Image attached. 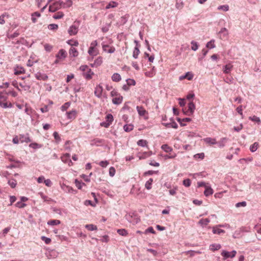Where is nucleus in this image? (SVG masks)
Masks as SVG:
<instances>
[{"mask_svg":"<svg viewBox=\"0 0 261 261\" xmlns=\"http://www.w3.org/2000/svg\"><path fill=\"white\" fill-rule=\"evenodd\" d=\"M110 96L113 98V103L118 105L122 103L123 97L117 90H113L110 93Z\"/></svg>","mask_w":261,"mask_h":261,"instance_id":"f257e3e1","label":"nucleus"},{"mask_svg":"<svg viewBox=\"0 0 261 261\" xmlns=\"http://www.w3.org/2000/svg\"><path fill=\"white\" fill-rule=\"evenodd\" d=\"M80 69L84 72L83 75L87 80H90L94 75V72L87 65H82Z\"/></svg>","mask_w":261,"mask_h":261,"instance_id":"f03ea898","label":"nucleus"},{"mask_svg":"<svg viewBox=\"0 0 261 261\" xmlns=\"http://www.w3.org/2000/svg\"><path fill=\"white\" fill-rule=\"evenodd\" d=\"M114 120L113 116L112 114H109L106 117V121L100 123L101 126L105 127H108Z\"/></svg>","mask_w":261,"mask_h":261,"instance_id":"7ed1b4c3","label":"nucleus"},{"mask_svg":"<svg viewBox=\"0 0 261 261\" xmlns=\"http://www.w3.org/2000/svg\"><path fill=\"white\" fill-rule=\"evenodd\" d=\"M63 4V2H57L54 3L52 5L49 6V11L52 12L56 11L62 7Z\"/></svg>","mask_w":261,"mask_h":261,"instance_id":"20e7f679","label":"nucleus"},{"mask_svg":"<svg viewBox=\"0 0 261 261\" xmlns=\"http://www.w3.org/2000/svg\"><path fill=\"white\" fill-rule=\"evenodd\" d=\"M70 154L69 153H66L63 154L61 156V159L63 163L67 164L69 166H71L73 165V163L70 159Z\"/></svg>","mask_w":261,"mask_h":261,"instance_id":"39448f33","label":"nucleus"},{"mask_svg":"<svg viewBox=\"0 0 261 261\" xmlns=\"http://www.w3.org/2000/svg\"><path fill=\"white\" fill-rule=\"evenodd\" d=\"M102 48L104 52L109 54H113L116 50L114 46L108 44H105L104 43L102 44Z\"/></svg>","mask_w":261,"mask_h":261,"instance_id":"423d86ee","label":"nucleus"},{"mask_svg":"<svg viewBox=\"0 0 261 261\" xmlns=\"http://www.w3.org/2000/svg\"><path fill=\"white\" fill-rule=\"evenodd\" d=\"M66 51L63 49H60L56 55L57 60L55 61V63H57L59 60H64L66 57Z\"/></svg>","mask_w":261,"mask_h":261,"instance_id":"0eeeda50","label":"nucleus"},{"mask_svg":"<svg viewBox=\"0 0 261 261\" xmlns=\"http://www.w3.org/2000/svg\"><path fill=\"white\" fill-rule=\"evenodd\" d=\"M188 109L184 112L187 115H192L195 109V105L192 101H190L188 103Z\"/></svg>","mask_w":261,"mask_h":261,"instance_id":"6e6552de","label":"nucleus"},{"mask_svg":"<svg viewBox=\"0 0 261 261\" xmlns=\"http://www.w3.org/2000/svg\"><path fill=\"white\" fill-rule=\"evenodd\" d=\"M237 252L236 251H232L231 252L226 251L225 250H223L221 252V255L224 257V259L228 258L229 257L233 258L236 255Z\"/></svg>","mask_w":261,"mask_h":261,"instance_id":"1a4fd4ad","label":"nucleus"},{"mask_svg":"<svg viewBox=\"0 0 261 261\" xmlns=\"http://www.w3.org/2000/svg\"><path fill=\"white\" fill-rule=\"evenodd\" d=\"M103 91L102 86L100 85H98L96 86L94 90V94L98 98L101 97L102 93Z\"/></svg>","mask_w":261,"mask_h":261,"instance_id":"9d476101","label":"nucleus"},{"mask_svg":"<svg viewBox=\"0 0 261 261\" xmlns=\"http://www.w3.org/2000/svg\"><path fill=\"white\" fill-rule=\"evenodd\" d=\"M144 74L146 77H152L154 76L155 74V70L154 69V67L151 68L149 70H147L146 69H144Z\"/></svg>","mask_w":261,"mask_h":261,"instance_id":"9b49d317","label":"nucleus"},{"mask_svg":"<svg viewBox=\"0 0 261 261\" xmlns=\"http://www.w3.org/2000/svg\"><path fill=\"white\" fill-rule=\"evenodd\" d=\"M203 141L208 145H213L217 144V142L215 138L207 137L203 139Z\"/></svg>","mask_w":261,"mask_h":261,"instance_id":"f8f14e48","label":"nucleus"},{"mask_svg":"<svg viewBox=\"0 0 261 261\" xmlns=\"http://www.w3.org/2000/svg\"><path fill=\"white\" fill-rule=\"evenodd\" d=\"M103 62L102 57L101 56L98 57L95 60L93 64H91L92 67H97L100 66Z\"/></svg>","mask_w":261,"mask_h":261,"instance_id":"ddd939ff","label":"nucleus"},{"mask_svg":"<svg viewBox=\"0 0 261 261\" xmlns=\"http://www.w3.org/2000/svg\"><path fill=\"white\" fill-rule=\"evenodd\" d=\"M68 119L72 120L75 119L77 116V112L75 110H72L66 113Z\"/></svg>","mask_w":261,"mask_h":261,"instance_id":"4468645a","label":"nucleus"},{"mask_svg":"<svg viewBox=\"0 0 261 261\" xmlns=\"http://www.w3.org/2000/svg\"><path fill=\"white\" fill-rule=\"evenodd\" d=\"M221 226H223V225H217V226H214L213 228V233L220 234L221 233H225V230L219 228V227H221Z\"/></svg>","mask_w":261,"mask_h":261,"instance_id":"2eb2a0df","label":"nucleus"},{"mask_svg":"<svg viewBox=\"0 0 261 261\" xmlns=\"http://www.w3.org/2000/svg\"><path fill=\"white\" fill-rule=\"evenodd\" d=\"M136 109L139 115L141 116H145L148 114L147 112L142 106H137Z\"/></svg>","mask_w":261,"mask_h":261,"instance_id":"dca6fc26","label":"nucleus"},{"mask_svg":"<svg viewBox=\"0 0 261 261\" xmlns=\"http://www.w3.org/2000/svg\"><path fill=\"white\" fill-rule=\"evenodd\" d=\"M20 142L21 143H29L31 142V140L29 137V135L27 134L26 135H19Z\"/></svg>","mask_w":261,"mask_h":261,"instance_id":"f3484780","label":"nucleus"},{"mask_svg":"<svg viewBox=\"0 0 261 261\" xmlns=\"http://www.w3.org/2000/svg\"><path fill=\"white\" fill-rule=\"evenodd\" d=\"M193 78V74L191 72H188L186 73V74L184 75H181L179 77V80L180 81H182L184 79H188V80L190 81L192 80Z\"/></svg>","mask_w":261,"mask_h":261,"instance_id":"a211bd4d","label":"nucleus"},{"mask_svg":"<svg viewBox=\"0 0 261 261\" xmlns=\"http://www.w3.org/2000/svg\"><path fill=\"white\" fill-rule=\"evenodd\" d=\"M78 32V27L75 25H72L68 29V33L70 35H74L77 34Z\"/></svg>","mask_w":261,"mask_h":261,"instance_id":"6ab92c4d","label":"nucleus"},{"mask_svg":"<svg viewBox=\"0 0 261 261\" xmlns=\"http://www.w3.org/2000/svg\"><path fill=\"white\" fill-rule=\"evenodd\" d=\"M8 98V94L6 92L4 91L0 92V106H2L3 102L7 100Z\"/></svg>","mask_w":261,"mask_h":261,"instance_id":"aec40b11","label":"nucleus"},{"mask_svg":"<svg viewBox=\"0 0 261 261\" xmlns=\"http://www.w3.org/2000/svg\"><path fill=\"white\" fill-rule=\"evenodd\" d=\"M35 77L38 80L45 81L48 79V76L46 74L37 72L35 74Z\"/></svg>","mask_w":261,"mask_h":261,"instance_id":"412c9836","label":"nucleus"},{"mask_svg":"<svg viewBox=\"0 0 261 261\" xmlns=\"http://www.w3.org/2000/svg\"><path fill=\"white\" fill-rule=\"evenodd\" d=\"M25 70L21 66H16L14 68V74L15 75H19L24 73Z\"/></svg>","mask_w":261,"mask_h":261,"instance_id":"4be33fe9","label":"nucleus"},{"mask_svg":"<svg viewBox=\"0 0 261 261\" xmlns=\"http://www.w3.org/2000/svg\"><path fill=\"white\" fill-rule=\"evenodd\" d=\"M88 53L91 56H95L99 54V51L97 48L89 47Z\"/></svg>","mask_w":261,"mask_h":261,"instance_id":"5701e85b","label":"nucleus"},{"mask_svg":"<svg viewBox=\"0 0 261 261\" xmlns=\"http://www.w3.org/2000/svg\"><path fill=\"white\" fill-rule=\"evenodd\" d=\"M140 51L139 48V45L138 44H136L135 47L134 49L133 53V57L135 59H137L138 58V56L140 54Z\"/></svg>","mask_w":261,"mask_h":261,"instance_id":"b1692460","label":"nucleus"},{"mask_svg":"<svg viewBox=\"0 0 261 261\" xmlns=\"http://www.w3.org/2000/svg\"><path fill=\"white\" fill-rule=\"evenodd\" d=\"M233 66L231 64H228L224 66L223 71L225 73H229L231 71Z\"/></svg>","mask_w":261,"mask_h":261,"instance_id":"393cba45","label":"nucleus"},{"mask_svg":"<svg viewBox=\"0 0 261 261\" xmlns=\"http://www.w3.org/2000/svg\"><path fill=\"white\" fill-rule=\"evenodd\" d=\"M112 80L115 82H119L121 80V75L118 73H115L112 76Z\"/></svg>","mask_w":261,"mask_h":261,"instance_id":"a878e982","label":"nucleus"},{"mask_svg":"<svg viewBox=\"0 0 261 261\" xmlns=\"http://www.w3.org/2000/svg\"><path fill=\"white\" fill-rule=\"evenodd\" d=\"M221 247V246L219 244H214L210 246V249L212 251H216L219 250Z\"/></svg>","mask_w":261,"mask_h":261,"instance_id":"bb28decb","label":"nucleus"},{"mask_svg":"<svg viewBox=\"0 0 261 261\" xmlns=\"http://www.w3.org/2000/svg\"><path fill=\"white\" fill-rule=\"evenodd\" d=\"M213 193V190L210 187H206L204 194L205 196H208L212 195Z\"/></svg>","mask_w":261,"mask_h":261,"instance_id":"cd10ccee","label":"nucleus"},{"mask_svg":"<svg viewBox=\"0 0 261 261\" xmlns=\"http://www.w3.org/2000/svg\"><path fill=\"white\" fill-rule=\"evenodd\" d=\"M41 16V14L38 12H35L34 13H33L32 14V21L33 23H35L37 22V17H40Z\"/></svg>","mask_w":261,"mask_h":261,"instance_id":"c85d7f7f","label":"nucleus"},{"mask_svg":"<svg viewBox=\"0 0 261 261\" xmlns=\"http://www.w3.org/2000/svg\"><path fill=\"white\" fill-rule=\"evenodd\" d=\"M69 54L70 55L72 56L73 57H77L79 55V52L76 49L72 47L69 50Z\"/></svg>","mask_w":261,"mask_h":261,"instance_id":"c756f323","label":"nucleus"},{"mask_svg":"<svg viewBox=\"0 0 261 261\" xmlns=\"http://www.w3.org/2000/svg\"><path fill=\"white\" fill-rule=\"evenodd\" d=\"M118 6V3L114 1H112L110 2L109 4L106 7V9H108L110 8H115L117 7Z\"/></svg>","mask_w":261,"mask_h":261,"instance_id":"7c9ffc66","label":"nucleus"},{"mask_svg":"<svg viewBox=\"0 0 261 261\" xmlns=\"http://www.w3.org/2000/svg\"><path fill=\"white\" fill-rule=\"evenodd\" d=\"M117 232L119 235L124 237L127 236L128 234L127 231L125 229H118Z\"/></svg>","mask_w":261,"mask_h":261,"instance_id":"2f4dec72","label":"nucleus"},{"mask_svg":"<svg viewBox=\"0 0 261 261\" xmlns=\"http://www.w3.org/2000/svg\"><path fill=\"white\" fill-rule=\"evenodd\" d=\"M153 179L149 178L145 183V187L147 190H150L152 188V184L153 182Z\"/></svg>","mask_w":261,"mask_h":261,"instance_id":"473e14b6","label":"nucleus"},{"mask_svg":"<svg viewBox=\"0 0 261 261\" xmlns=\"http://www.w3.org/2000/svg\"><path fill=\"white\" fill-rule=\"evenodd\" d=\"M148 142L146 140H139L137 142V144L139 146H142V147H145L147 146Z\"/></svg>","mask_w":261,"mask_h":261,"instance_id":"72a5a7b5","label":"nucleus"},{"mask_svg":"<svg viewBox=\"0 0 261 261\" xmlns=\"http://www.w3.org/2000/svg\"><path fill=\"white\" fill-rule=\"evenodd\" d=\"M161 148L166 152H170L172 150V148L167 144L163 145Z\"/></svg>","mask_w":261,"mask_h":261,"instance_id":"f704fd0d","label":"nucleus"},{"mask_svg":"<svg viewBox=\"0 0 261 261\" xmlns=\"http://www.w3.org/2000/svg\"><path fill=\"white\" fill-rule=\"evenodd\" d=\"M258 143L257 142L254 143L252 145H251L250 147V150L251 152L255 151L258 147Z\"/></svg>","mask_w":261,"mask_h":261,"instance_id":"c9c22d12","label":"nucleus"},{"mask_svg":"<svg viewBox=\"0 0 261 261\" xmlns=\"http://www.w3.org/2000/svg\"><path fill=\"white\" fill-rule=\"evenodd\" d=\"M85 227L90 231L96 230L97 229V226L93 224H87L86 225Z\"/></svg>","mask_w":261,"mask_h":261,"instance_id":"e433bc0d","label":"nucleus"},{"mask_svg":"<svg viewBox=\"0 0 261 261\" xmlns=\"http://www.w3.org/2000/svg\"><path fill=\"white\" fill-rule=\"evenodd\" d=\"M60 223V221L58 220H50L47 222V224L50 225H57Z\"/></svg>","mask_w":261,"mask_h":261,"instance_id":"4c0bfd02","label":"nucleus"},{"mask_svg":"<svg viewBox=\"0 0 261 261\" xmlns=\"http://www.w3.org/2000/svg\"><path fill=\"white\" fill-rule=\"evenodd\" d=\"M133 125L129 124L125 125L123 127L124 130L126 132H129L133 129Z\"/></svg>","mask_w":261,"mask_h":261,"instance_id":"58836bf2","label":"nucleus"},{"mask_svg":"<svg viewBox=\"0 0 261 261\" xmlns=\"http://www.w3.org/2000/svg\"><path fill=\"white\" fill-rule=\"evenodd\" d=\"M229 7L227 5L219 6L217 9L219 10H222L223 11H227L229 10Z\"/></svg>","mask_w":261,"mask_h":261,"instance_id":"ea45409f","label":"nucleus"},{"mask_svg":"<svg viewBox=\"0 0 261 261\" xmlns=\"http://www.w3.org/2000/svg\"><path fill=\"white\" fill-rule=\"evenodd\" d=\"M67 43L72 46H77L79 45V42L75 40H69L67 41Z\"/></svg>","mask_w":261,"mask_h":261,"instance_id":"a19ab883","label":"nucleus"},{"mask_svg":"<svg viewBox=\"0 0 261 261\" xmlns=\"http://www.w3.org/2000/svg\"><path fill=\"white\" fill-rule=\"evenodd\" d=\"M29 147L34 149H38L42 147V145L37 143H32L29 145Z\"/></svg>","mask_w":261,"mask_h":261,"instance_id":"79ce46f5","label":"nucleus"},{"mask_svg":"<svg viewBox=\"0 0 261 261\" xmlns=\"http://www.w3.org/2000/svg\"><path fill=\"white\" fill-rule=\"evenodd\" d=\"M210 221L208 218L202 219L199 221V223L203 225H206L209 223Z\"/></svg>","mask_w":261,"mask_h":261,"instance_id":"37998d69","label":"nucleus"},{"mask_svg":"<svg viewBox=\"0 0 261 261\" xmlns=\"http://www.w3.org/2000/svg\"><path fill=\"white\" fill-rule=\"evenodd\" d=\"M64 14L62 12H58L53 16V18L56 19H60L62 18Z\"/></svg>","mask_w":261,"mask_h":261,"instance_id":"c03bdc74","label":"nucleus"},{"mask_svg":"<svg viewBox=\"0 0 261 261\" xmlns=\"http://www.w3.org/2000/svg\"><path fill=\"white\" fill-rule=\"evenodd\" d=\"M206 47L210 49L214 48L215 47L214 40H211L207 42L206 44Z\"/></svg>","mask_w":261,"mask_h":261,"instance_id":"a18cd8bd","label":"nucleus"},{"mask_svg":"<svg viewBox=\"0 0 261 261\" xmlns=\"http://www.w3.org/2000/svg\"><path fill=\"white\" fill-rule=\"evenodd\" d=\"M191 44H192L191 49L193 50L196 51V50L198 49V44H197V42H196L194 41H192L191 42Z\"/></svg>","mask_w":261,"mask_h":261,"instance_id":"49530a36","label":"nucleus"},{"mask_svg":"<svg viewBox=\"0 0 261 261\" xmlns=\"http://www.w3.org/2000/svg\"><path fill=\"white\" fill-rule=\"evenodd\" d=\"M8 18V15L3 14L0 16V24H3L5 23V18Z\"/></svg>","mask_w":261,"mask_h":261,"instance_id":"de8ad7c7","label":"nucleus"},{"mask_svg":"<svg viewBox=\"0 0 261 261\" xmlns=\"http://www.w3.org/2000/svg\"><path fill=\"white\" fill-rule=\"evenodd\" d=\"M48 28L50 30L55 31V30H57L58 29V25L57 24H54V23L50 24L48 26Z\"/></svg>","mask_w":261,"mask_h":261,"instance_id":"09e8293b","label":"nucleus"},{"mask_svg":"<svg viewBox=\"0 0 261 261\" xmlns=\"http://www.w3.org/2000/svg\"><path fill=\"white\" fill-rule=\"evenodd\" d=\"M9 185L11 187V188H14L15 187L17 182L14 179L10 180L8 181Z\"/></svg>","mask_w":261,"mask_h":261,"instance_id":"8fccbe9b","label":"nucleus"},{"mask_svg":"<svg viewBox=\"0 0 261 261\" xmlns=\"http://www.w3.org/2000/svg\"><path fill=\"white\" fill-rule=\"evenodd\" d=\"M191 184V182L190 179H186L183 181V185L187 187H190Z\"/></svg>","mask_w":261,"mask_h":261,"instance_id":"3c124183","label":"nucleus"},{"mask_svg":"<svg viewBox=\"0 0 261 261\" xmlns=\"http://www.w3.org/2000/svg\"><path fill=\"white\" fill-rule=\"evenodd\" d=\"M148 232H150L153 234L155 233V231L154 230L152 227H149L147 229H146L144 232L145 234H147Z\"/></svg>","mask_w":261,"mask_h":261,"instance_id":"603ef678","label":"nucleus"},{"mask_svg":"<svg viewBox=\"0 0 261 261\" xmlns=\"http://www.w3.org/2000/svg\"><path fill=\"white\" fill-rule=\"evenodd\" d=\"M226 140V139L225 138H223L221 139L220 141L218 143L219 144V146L220 147H222L224 146L225 142Z\"/></svg>","mask_w":261,"mask_h":261,"instance_id":"864d4df0","label":"nucleus"},{"mask_svg":"<svg viewBox=\"0 0 261 261\" xmlns=\"http://www.w3.org/2000/svg\"><path fill=\"white\" fill-rule=\"evenodd\" d=\"M249 119L252 121H254V122H259L260 121L259 118L256 116H253L252 117H249Z\"/></svg>","mask_w":261,"mask_h":261,"instance_id":"5fc2aeb1","label":"nucleus"},{"mask_svg":"<svg viewBox=\"0 0 261 261\" xmlns=\"http://www.w3.org/2000/svg\"><path fill=\"white\" fill-rule=\"evenodd\" d=\"M43 182L48 187H50L53 185L51 181L49 179H45Z\"/></svg>","mask_w":261,"mask_h":261,"instance_id":"6e6d98bb","label":"nucleus"},{"mask_svg":"<svg viewBox=\"0 0 261 261\" xmlns=\"http://www.w3.org/2000/svg\"><path fill=\"white\" fill-rule=\"evenodd\" d=\"M115 169L113 167H111L109 169V175L110 176L113 177L115 174Z\"/></svg>","mask_w":261,"mask_h":261,"instance_id":"4d7b16f0","label":"nucleus"},{"mask_svg":"<svg viewBox=\"0 0 261 261\" xmlns=\"http://www.w3.org/2000/svg\"><path fill=\"white\" fill-rule=\"evenodd\" d=\"M127 84L128 86H135L136 85V82L133 79H128L126 80Z\"/></svg>","mask_w":261,"mask_h":261,"instance_id":"13d9d810","label":"nucleus"},{"mask_svg":"<svg viewBox=\"0 0 261 261\" xmlns=\"http://www.w3.org/2000/svg\"><path fill=\"white\" fill-rule=\"evenodd\" d=\"M41 239L42 241H44L46 244H48L51 242V239L50 238H46L44 236L41 237Z\"/></svg>","mask_w":261,"mask_h":261,"instance_id":"bf43d9fd","label":"nucleus"},{"mask_svg":"<svg viewBox=\"0 0 261 261\" xmlns=\"http://www.w3.org/2000/svg\"><path fill=\"white\" fill-rule=\"evenodd\" d=\"M70 106V103L69 102H66L61 107V110L62 111H66Z\"/></svg>","mask_w":261,"mask_h":261,"instance_id":"052dcab7","label":"nucleus"},{"mask_svg":"<svg viewBox=\"0 0 261 261\" xmlns=\"http://www.w3.org/2000/svg\"><path fill=\"white\" fill-rule=\"evenodd\" d=\"M15 206L19 208H23L26 206V204L22 203L21 201L17 202L15 204Z\"/></svg>","mask_w":261,"mask_h":261,"instance_id":"680f3d73","label":"nucleus"},{"mask_svg":"<svg viewBox=\"0 0 261 261\" xmlns=\"http://www.w3.org/2000/svg\"><path fill=\"white\" fill-rule=\"evenodd\" d=\"M246 205H247L246 202L245 201H243V202H238V203H236V207H239L241 206L245 207L246 206Z\"/></svg>","mask_w":261,"mask_h":261,"instance_id":"e2e57ef3","label":"nucleus"},{"mask_svg":"<svg viewBox=\"0 0 261 261\" xmlns=\"http://www.w3.org/2000/svg\"><path fill=\"white\" fill-rule=\"evenodd\" d=\"M1 106L3 108H9V107H11L12 104L11 102H6V101L5 102H3L2 103V106Z\"/></svg>","mask_w":261,"mask_h":261,"instance_id":"0e129e2a","label":"nucleus"},{"mask_svg":"<svg viewBox=\"0 0 261 261\" xmlns=\"http://www.w3.org/2000/svg\"><path fill=\"white\" fill-rule=\"evenodd\" d=\"M75 185L78 188V189H81L82 188V185H85V184L83 182H81L77 180H75Z\"/></svg>","mask_w":261,"mask_h":261,"instance_id":"69168bd1","label":"nucleus"},{"mask_svg":"<svg viewBox=\"0 0 261 261\" xmlns=\"http://www.w3.org/2000/svg\"><path fill=\"white\" fill-rule=\"evenodd\" d=\"M109 164L107 161H102L99 162V165L102 167H106Z\"/></svg>","mask_w":261,"mask_h":261,"instance_id":"338daca9","label":"nucleus"},{"mask_svg":"<svg viewBox=\"0 0 261 261\" xmlns=\"http://www.w3.org/2000/svg\"><path fill=\"white\" fill-rule=\"evenodd\" d=\"M19 35V32H18L17 31L14 32L13 34L12 35H8V38H11V39H13L15 37H17L18 35Z\"/></svg>","mask_w":261,"mask_h":261,"instance_id":"774afa93","label":"nucleus"}]
</instances>
